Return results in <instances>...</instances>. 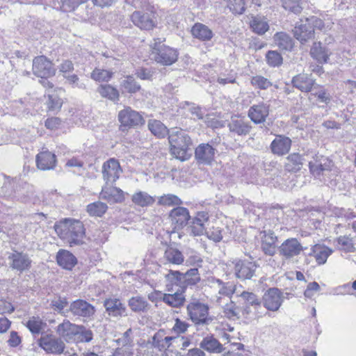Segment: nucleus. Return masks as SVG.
Segmentation results:
<instances>
[{
    "mask_svg": "<svg viewBox=\"0 0 356 356\" xmlns=\"http://www.w3.org/2000/svg\"><path fill=\"white\" fill-rule=\"evenodd\" d=\"M54 229L57 235L71 247L83 243L85 228L80 220L65 218L56 223Z\"/></svg>",
    "mask_w": 356,
    "mask_h": 356,
    "instance_id": "nucleus-1",
    "label": "nucleus"
},
{
    "mask_svg": "<svg viewBox=\"0 0 356 356\" xmlns=\"http://www.w3.org/2000/svg\"><path fill=\"white\" fill-rule=\"evenodd\" d=\"M208 305L199 302H191L187 305V314L197 332H209L216 324V318L211 316Z\"/></svg>",
    "mask_w": 356,
    "mask_h": 356,
    "instance_id": "nucleus-2",
    "label": "nucleus"
},
{
    "mask_svg": "<svg viewBox=\"0 0 356 356\" xmlns=\"http://www.w3.org/2000/svg\"><path fill=\"white\" fill-rule=\"evenodd\" d=\"M168 140L172 156L181 161H186L191 157L189 150L192 145V140L184 131L177 129H172L169 132Z\"/></svg>",
    "mask_w": 356,
    "mask_h": 356,
    "instance_id": "nucleus-3",
    "label": "nucleus"
},
{
    "mask_svg": "<svg viewBox=\"0 0 356 356\" xmlns=\"http://www.w3.org/2000/svg\"><path fill=\"white\" fill-rule=\"evenodd\" d=\"M164 40L161 38L154 39L150 44V56L156 63L163 66H169L177 60L179 53L176 49L163 44Z\"/></svg>",
    "mask_w": 356,
    "mask_h": 356,
    "instance_id": "nucleus-4",
    "label": "nucleus"
},
{
    "mask_svg": "<svg viewBox=\"0 0 356 356\" xmlns=\"http://www.w3.org/2000/svg\"><path fill=\"white\" fill-rule=\"evenodd\" d=\"M166 288L168 291L172 290L174 285L181 288H186L189 285H195L200 280V277L197 268H191L185 273L178 270H170L165 275Z\"/></svg>",
    "mask_w": 356,
    "mask_h": 356,
    "instance_id": "nucleus-5",
    "label": "nucleus"
},
{
    "mask_svg": "<svg viewBox=\"0 0 356 356\" xmlns=\"http://www.w3.org/2000/svg\"><path fill=\"white\" fill-rule=\"evenodd\" d=\"M304 160L308 161L310 172L314 177H319L326 172L332 171L334 166L332 160L314 152H308Z\"/></svg>",
    "mask_w": 356,
    "mask_h": 356,
    "instance_id": "nucleus-6",
    "label": "nucleus"
},
{
    "mask_svg": "<svg viewBox=\"0 0 356 356\" xmlns=\"http://www.w3.org/2000/svg\"><path fill=\"white\" fill-rule=\"evenodd\" d=\"M102 177L106 184H114L122 173L118 161L114 158L104 162L102 168Z\"/></svg>",
    "mask_w": 356,
    "mask_h": 356,
    "instance_id": "nucleus-7",
    "label": "nucleus"
},
{
    "mask_svg": "<svg viewBox=\"0 0 356 356\" xmlns=\"http://www.w3.org/2000/svg\"><path fill=\"white\" fill-rule=\"evenodd\" d=\"M283 301V294L277 288H270L264 293L262 298L264 307L270 312L278 311Z\"/></svg>",
    "mask_w": 356,
    "mask_h": 356,
    "instance_id": "nucleus-8",
    "label": "nucleus"
},
{
    "mask_svg": "<svg viewBox=\"0 0 356 356\" xmlns=\"http://www.w3.org/2000/svg\"><path fill=\"white\" fill-rule=\"evenodd\" d=\"M33 72L37 76L44 79L54 76L56 70L49 60L45 56H41L33 59Z\"/></svg>",
    "mask_w": 356,
    "mask_h": 356,
    "instance_id": "nucleus-9",
    "label": "nucleus"
},
{
    "mask_svg": "<svg viewBox=\"0 0 356 356\" xmlns=\"http://www.w3.org/2000/svg\"><path fill=\"white\" fill-rule=\"evenodd\" d=\"M38 343L49 353L60 354L65 348V344L61 339L49 334H42Z\"/></svg>",
    "mask_w": 356,
    "mask_h": 356,
    "instance_id": "nucleus-10",
    "label": "nucleus"
},
{
    "mask_svg": "<svg viewBox=\"0 0 356 356\" xmlns=\"http://www.w3.org/2000/svg\"><path fill=\"white\" fill-rule=\"evenodd\" d=\"M118 120L123 127H136L144 124V119L137 111L127 107L119 112Z\"/></svg>",
    "mask_w": 356,
    "mask_h": 356,
    "instance_id": "nucleus-11",
    "label": "nucleus"
},
{
    "mask_svg": "<svg viewBox=\"0 0 356 356\" xmlns=\"http://www.w3.org/2000/svg\"><path fill=\"white\" fill-rule=\"evenodd\" d=\"M293 33L294 37L300 43L304 44L314 37V31L312 25L309 22V18H306L304 20L300 19L296 24Z\"/></svg>",
    "mask_w": 356,
    "mask_h": 356,
    "instance_id": "nucleus-12",
    "label": "nucleus"
},
{
    "mask_svg": "<svg viewBox=\"0 0 356 356\" xmlns=\"http://www.w3.org/2000/svg\"><path fill=\"white\" fill-rule=\"evenodd\" d=\"M236 277L242 280L251 279L257 268L256 264L246 260H237L233 262Z\"/></svg>",
    "mask_w": 356,
    "mask_h": 356,
    "instance_id": "nucleus-13",
    "label": "nucleus"
},
{
    "mask_svg": "<svg viewBox=\"0 0 356 356\" xmlns=\"http://www.w3.org/2000/svg\"><path fill=\"white\" fill-rule=\"evenodd\" d=\"M303 247L296 238H290L284 241L279 247V253L286 259L300 254Z\"/></svg>",
    "mask_w": 356,
    "mask_h": 356,
    "instance_id": "nucleus-14",
    "label": "nucleus"
},
{
    "mask_svg": "<svg viewBox=\"0 0 356 356\" xmlns=\"http://www.w3.org/2000/svg\"><path fill=\"white\" fill-rule=\"evenodd\" d=\"M9 266L19 272L28 270L31 266V259L27 254L15 251L8 257Z\"/></svg>",
    "mask_w": 356,
    "mask_h": 356,
    "instance_id": "nucleus-15",
    "label": "nucleus"
},
{
    "mask_svg": "<svg viewBox=\"0 0 356 356\" xmlns=\"http://www.w3.org/2000/svg\"><path fill=\"white\" fill-rule=\"evenodd\" d=\"M100 198L106 200L109 204L120 203L124 200V193L111 184H105L102 186Z\"/></svg>",
    "mask_w": 356,
    "mask_h": 356,
    "instance_id": "nucleus-16",
    "label": "nucleus"
},
{
    "mask_svg": "<svg viewBox=\"0 0 356 356\" xmlns=\"http://www.w3.org/2000/svg\"><path fill=\"white\" fill-rule=\"evenodd\" d=\"M216 149L209 143L200 144L195 150V157L200 164L210 165L213 161Z\"/></svg>",
    "mask_w": 356,
    "mask_h": 356,
    "instance_id": "nucleus-17",
    "label": "nucleus"
},
{
    "mask_svg": "<svg viewBox=\"0 0 356 356\" xmlns=\"http://www.w3.org/2000/svg\"><path fill=\"white\" fill-rule=\"evenodd\" d=\"M209 220V214L205 211L197 213L189 222V229L193 236H201L206 232V225Z\"/></svg>",
    "mask_w": 356,
    "mask_h": 356,
    "instance_id": "nucleus-18",
    "label": "nucleus"
},
{
    "mask_svg": "<svg viewBox=\"0 0 356 356\" xmlns=\"http://www.w3.org/2000/svg\"><path fill=\"white\" fill-rule=\"evenodd\" d=\"M269 107L270 105L264 102L254 104L249 108L248 117L255 124L263 123L269 115Z\"/></svg>",
    "mask_w": 356,
    "mask_h": 356,
    "instance_id": "nucleus-19",
    "label": "nucleus"
},
{
    "mask_svg": "<svg viewBox=\"0 0 356 356\" xmlns=\"http://www.w3.org/2000/svg\"><path fill=\"white\" fill-rule=\"evenodd\" d=\"M70 311L74 316L90 318L95 314V309L91 304L79 299L70 304Z\"/></svg>",
    "mask_w": 356,
    "mask_h": 356,
    "instance_id": "nucleus-20",
    "label": "nucleus"
},
{
    "mask_svg": "<svg viewBox=\"0 0 356 356\" xmlns=\"http://www.w3.org/2000/svg\"><path fill=\"white\" fill-rule=\"evenodd\" d=\"M131 19L140 29L149 30L155 25L154 14L152 13L135 11L131 15Z\"/></svg>",
    "mask_w": 356,
    "mask_h": 356,
    "instance_id": "nucleus-21",
    "label": "nucleus"
},
{
    "mask_svg": "<svg viewBox=\"0 0 356 356\" xmlns=\"http://www.w3.org/2000/svg\"><path fill=\"white\" fill-rule=\"evenodd\" d=\"M104 305L110 316L119 318L127 315L126 306L118 298L106 299Z\"/></svg>",
    "mask_w": 356,
    "mask_h": 356,
    "instance_id": "nucleus-22",
    "label": "nucleus"
},
{
    "mask_svg": "<svg viewBox=\"0 0 356 356\" xmlns=\"http://www.w3.org/2000/svg\"><path fill=\"white\" fill-rule=\"evenodd\" d=\"M200 348L209 353H220L227 349L214 337L213 334H208L200 343Z\"/></svg>",
    "mask_w": 356,
    "mask_h": 356,
    "instance_id": "nucleus-23",
    "label": "nucleus"
},
{
    "mask_svg": "<svg viewBox=\"0 0 356 356\" xmlns=\"http://www.w3.org/2000/svg\"><path fill=\"white\" fill-rule=\"evenodd\" d=\"M172 223L175 225V228H181L187 225L191 219L188 210L185 207H178L173 209L170 213Z\"/></svg>",
    "mask_w": 356,
    "mask_h": 356,
    "instance_id": "nucleus-24",
    "label": "nucleus"
},
{
    "mask_svg": "<svg viewBox=\"0 0 356 356\" xmlns=\"http://www.w3.org/2000/svg\"><path fill=\"white\" fill-rule=\"evenodd\" d=\"M311 56L319 64L327 63L331 51L321 42H314L310 49Z\"/></svg>",
    "mask_w": 356,
    "mask_h": 356,
    "instance_id": "nucleus-25",
    "label": "nucleus"
},
{
    "mask_svg": "<svg viewBox=\"0 0 356 356\" xmlns=\"http://www.w3.org/2000/svg\"><path fill=\"white\" fill-rule=\"evenodd\" d=\"M291 145V140L289 138L277 136L271 143L270 148L273 154L284 155L289 152Z\"/></svg>",
    "mask_w": 356,
    "mask_h": 356,
    "instance_id": "nucleus-26",
    "label": "nucleus"
},
{
    "mask_svg": "<svg viewBox=\"0 0 356 356\" xmlns=\"http://www.w3.org/2000/svg\"><path fill=\"white\" fill-rule=\"evenodd\" d=\"M56 156L49 151L39 153L36 156L37 167L42 170H51L56 165Z\"/></svg>",
    "mask_w": 356,
    "mask_h": 356,
    "instance_id": "nucleus-27",
    "label": "nucleus"
},
{
    "mask_svg": "<svg viewBox=\"0 0 356 356\" xmlns=\"http://www.w3.org/2000/svg\"><path fill=\"white\" fill-rule=\"evenodd\" d=\"M229 131L238 136H245L248 134L252 128L250 122L243 118H232L228 124Z\"/></svg>",
    "mask_w": 356,
    "mask_h": 356,
    "instance_id": "nucleus-28",
    "label": "nucleus"
},
{
    "mask_svg": "<svg viewBox=\"0 0 356 356\" xmlns=\"http://www.w3.org/2000/svg\"><path fill=\"white\" fill-rule=\"evenodd\" d=\"M332 250L323 244H316L312 246L311 252L309 254L313 256L317 264L322 265L326 263L327 259L332 253Z\"/></svg>",
    "mask_w": 356,
    "mask_h": 356,
    "instance_id": "nucleus-29",
    "label": "nucleus"
},
{
    "mask_svg": "<svg viewBox=\"0 0 356 356\" xmlns=\"http://www.w3.org/2000/svg\"><path fill=\"white\" fill-rule=\"evenodd\" d=\"M293 86L302 92L310 91L314 84V79L308 74H300L292 79Z\"/></svg>",
    "mask_w": 356,
    "mask_h": 356,
    "instance_id": "nucleus-30",
    "label": "nucleus"
},
{
    "mask_svg": "<svg viewBox=\"0 0 356 356\" xmlns=\"http://www.w3.org/2000/svg\"><path fill=\"white\" fill-rule=\"evenodd\" d=\"M76 329L78 325L65 320L57 326L56 332L67 342H71L76 334Z\"/></svg>",
    "mask_w": 356,
    "mask_h": 356,
    "instance_id": "nucleus-31",
    "label": "nucleus"
},
{
    "mask_svg": "<svg viewBox=\"0 0 356 356\" xmlns=\"http://www.w3.org/2000/svg\"><path fill=\"white\" fill-rule=\"evenodd\" d=\"M57 263L67 270H71L76 264V258L72 253L65 250H60L56 255Z\"/></svg>",
    "mask_w": 356,
    "mask_h": 356,
    "instance_id": "nucleus-32",
    "label": "nucleus"
},
{
    "mask_svg": "<svg viewBox=\"0 0 356 356\" xmlns=\"http://www.w3.org/2000/svg\"><path fill=\"white\" fill-rule=\"evenodd\" d=\"M277 236L270 231L265 232L262 238L261 248L266 254L273 256L276 252Z\"/></svg>",
    "mask_w": 356,
    "mask_h": 356,
    "instance_id": "nucleus-33",
    "label": "nucleus"
},
{
    "mask_svg": "<svg viewBox=\"0 0 356 356\" xmlns=\"http://www.w3.org/2000/svg\"><path fill=\"white\" fill-rule=\"evenodd\" d=\"M128 305L133 312L137 313L147 312L151 307L145 298L138 296L131 298L128 301Z\"/></svg>",
    "mask_w": 356,
    "mask_h": 356,
    "instance_id": "nucleus-34",
    "label": "nucleus"
},
{
    "mask_svg": "<svg viewBox=\"0 0 356 356\" xmlns=\"http://www.w3.org/2000/svg\"><path fill=\"white\" fill-rule=\"evenodd\" d=\"M211 284L220 295L229 297L234 293L235 286L231 282H223L219 279L212 278Z\"/></svg>",
    "mask_w": 356,
    "mask_h": 356,
    "instance_id": "nucleus-35",
    "label": "nucleus"
},
{
    "mask_svg": "<svg viewBox=\"0 0 356 356\" xmlns=\"http://www.w3.org/2000/svg\"><path fill=\"white\" fill-rule=\"evenodd\" d=\"M131 201L138 207H147L152 206L154 203L155 199L147 192L139 191L133 194Z\"/></svg>",
    "mask_w": 356,
    "mask_h": 356,
    "instance_id": "nucleus-36",
    "label": "nucleus"
},
{
    "mask_svg": "<svg viewBox=\"0 0 356 356\" xmlns=\"http://www.w3.org/2000/svg\"><path fill=\"white\" fill-rule=\"evenodd\" d=\"M163 258L166 262L174 265L182 264L184 261V257L182 252L177 248L173 247H168L166 248Z\"/></svg>",
    "mask_w": 356,
    "mask_h": 356,
    "instance_id": "nucleus-37",
    "label": "nucleus"
},
{
    "mask_svg": "<svg viewBox=\"0 0 356 356\" xmlns=\"http://www.w3.org/2000/svg\"><path fill=\"white\" fill-rule=\"evenodd\" d=\"M250 27L253 32L263 35L269 29L268 22L265 17L257 15L252 18Z\"/></svg>",
    "mask_w": 356,
    "mask_h": 356,
    "instance_id": "nucleus-38",
    "label": "nucleus"
},
{
    "mask_svg": "<svg viewBox=\"0 0 356 356\" xmlns=\"http://www.w3.org/2000/svg\"><path fill=\"white\" fill-rule=\"evenodd\" d=\"M163 301L172 307H180L185 302V296L182 291H175L174 293H164Z\"/></svg>",
    "mask_w": 356,
    "mask_h": 356,
    "instance_id": "nucleus-39",
    "label": "nucleus"
},
{
    "mask_svg": "<svg viewBox=\"0 0 356 356\" xmlns=\"http://www.w3.org/2000/svg\"><path fill=\"white\" fill-rule=\"evenodd\" d=\"M275 44L281 50L291 51L293 47V40L285 33H277L273 37Z\"/></svg>",
    "mask_w": 356,
    "mask_h": 356,
    "instance_id": "nucleus-40",
    "label": "nucleus"
},
{
    "mask_svg": "<svg viewBox=\"0 0 356 356\" xmlns=\"http://www.w3.org/2000/svg\"><path fill=\"white\" fill-rule=\"evenodd\" d=\"M97 91L103 98H106L112 102L119 100V92L111 85L102 84L97 88Z\"/></svg>",
    "mask_w": 356,
    "mask_h": 356,
    "instance_id": "nucleus-41",
    "label": "nucleus"
},
{
    "mask_svg": "<svg viewBox=\"0 0 356 356\" xmlns=\"http://www.w3.org/2000/svg\"><path fill=\"white\" fill-rule=\"evenodd\" d=\"M305 156L302 158L299 154L293 153L286 158L285 168L289 172H297L302 167V162Z\"/></svg>",
    "mask_w": 356,
    "mask_h": 356,
    "instance_id": "nucleus-42",
    "label": "nucleus"
},
{
    "mask_svg": "<svg viewBox=\"0 0 356 356\" xmlns=\"http://www.w3.org/2000/svg\"><path fill=\"white\" fill-rule=\"evenodd\" d=\"M192 35L201 40H209L213 37L212 31L205 25L195 24L191 29Z\"/></svg>",
    "mask_w": 356,
    "mask_h": 356,
    "instance_id": "nucleus-43",
    "label": "nucleus"
},
{
    "mask_svg": "<svg viewBox=\"0 0 356 356\" xmlns=\"http://www.w3.org/2000/svg\"><path fill=\"white\" fill-rule=\"evenodd\" d=\"M148 128L155 136L164 138L168 134L167 127L159 120H150L148 122Z\"/></svg>",
    "mask_w": 356,
    "mask_h": 356,
    "instance_id": "nucleus-44",
    "label": "nucleus"
},
{
    "mask_svg": "<svg viewBox=\"0 0 356 356\" xmlns=\"http://www.w3.org/2000/svg\"><path fill=\"white\" fill-rule=\"evenodd\" d=\"M107 209V204L100 201L94 202L86 207V211L90 216L102 217Z\"/></svg>",
    "mask_w": 356,
    "mask_h": 356,
    "instance_id": "nucleus-45",
    "label": "nucleus"
},
{
    "mask_svg": "<svg viewBox=\"0 0 356 356\" xmlns=\"http://www.w3.org/2000/svg\"><path fill=\"white\" fill-rule=\"evenodd\" d=\"M76 334H74L72 341L75 343H88L93 339L92 332L84 327L83 326H79L76 329Z\"/></svg>",
    "mask_w": 356,
    "mask_h": 356,
    "instance_id": "nucleus-46",
    "label": "nucleus"
},
{
    "mask_svg": "<svg viewBox=\"0 0 356 356\" xmlns=\"http://www.w3.org/2000/svg\"><path fill=\"white\" fill-rule=\"evenodd\" d=\"M26 326L33 334H39L46 327V323L39 317L33 316L26 321Z\"/></svg>",
    "mask_w": 356,
    "mask_h": 356,
    "instance_id": "nucleus-47",
    "label": "nucleus"
},
{
    "mask_svg": "<svg viewBox=\"0 0 356 356\" xmlns=\"http://www.w3.org/2000/svg\"><path fill=\"white\" fill-rule=\"evenodd\" d=\"M122 91L129 93H135L140 89V86L135 81L134 78L128 76L123 79L120 83Z\"/></svg>",
    "mask_w": 356,
    "mask_h": 356,
    "instance_id": "nucleus-48",
    "label": "nucleus"
},
{
    "mask_svg": "<svg viewBox=\"0 0 356 356\" xmlns=\"http://www.w3.org/2000/svg\"><path fill=\"white\" fill-rule=\"evenodd\" d=\"M87 0H56L57 8L64 12H71L74 10L80 4L86 2Z\"/></svg>",
    "mask_w": 356,
    "mask_h": 356,
    "instance_id": "nucleus-49",
    "label": "nucleus"
},
{
    "mask_svg": "<svg viewBox=\"0 0 356 356\" xmlns=\"http://www.w3.org/2000/svg\"><path fill=\"white\" fill-rule=\"evenodd\" d=\"M191 325L185 321H183L179 318H175V323L171 329L172 333L175 334V336H184Z\"/></svg>",
    "mask_w": 356,
    "mask_h": 356,
    "instance_id": "nucleus-50",
    "label": "nucleus"
},
{
    "mask_svg": "<svg viewBox=\"0 0 356 356\" xmlns=\"http://www.w3.org/2000/svg\"><path fill=\"white\" fill-rule=\"evenodd\" d=\"M337 246L340 250L351 252L355 250L353 239L348 236H341L337 238Z\"/></svg>",
    "mask_w": 356,
    "mask_h": 356,
    "instance_id": "nucleus-51",
    "label": "nucleus"
},
{
    "mask_svg": "<svg viewBox=\"0 0 356 356\" xmlns=\"http://www.w3.org/2000/svg\"><path fill=\"white\" fill-rule=\"evenodd\" d=\"M113 73L104 69L95 68L91 73V78L97 81H108Z\"/></svg>",
    "mask_w": 356,
    "mask_h": 356,
    "instance_id": "nucleus-52",
    "label": "nucleus"
},
{
    "mask_svg": "<svg viewBox=\"0 0 356 356\" xmlns=\"http://www.w3.org/2000/svg\"><path fill=\"white\" fill-rule=\"evenodd\" d=\"M183 108L187 110L191 114V118L193 119L201 120L203 119L204 113L200 106H196L193 103L186 102Z\"/></svg>",
    "mask_w": 356,
    "mask_h": 356,
    "instance_id": "nucleus-53",
    "label": "nucleus"
},
{
    "mask_svg": "<svg viewBox=\"0 0 356 356\" xmlns=\"http://www.w3.org/2000/svg\"><path fill=\"white\" fill-rule=\"evenodd\" d=\"M227 7L235 14H242L245 11V0H226Z\"/></svg>",
    "mask_w": 356,
    "mask_h": 356,
    "instance_id": "nucleus-54",
    "label": "nucleus"
},
{
    "mask_svg": "<svg viewBox=\"0 0 356 356\" xmlns=\"http://www.w3.org/2000/svg\"><path fill=\"white\" fill-rule=\"evenodd\" d=\"M240 296L247 304L253 306L254 308L261 307V301L256 294L252 292L243 291Z\"/></svg>",
    "mask_w": 356,
    "mask_h": 356,
    "instance_id": "nucleus-55",
    "label": "nucleus"
},
{
    "mask_svg": "<svg viewBox=\"0 0 356 356\" xmlns=\"http://www.w3.org/2000/svg\"><path fill=\"white\" fill-rule=\"evenodd\" d=\"M282 6L285 10H288L295 14L300 13L302 7L300 0H281Z\"/></svg>",
    "mask_w": 356,
    "mask_h": 356,
    "instance_id": "nucleus-56",
    "label": "nucleus"
},
{
    "mask_svg": "<svg viewBox=\"0 0 356 356\" xmlns=\"http://www.w3.org/2000/svg\"><path fill=\"white\" fill-rule=\"evenodd\" d=\"M159 203L166 206L179 205L181 204V200L175 195L167 194L159 197Z\"/></svg>",
    "mask_w": 356,
    "mask_h": 356,
    "instance_id": "nucleus-57",
    "label": "nucleus"
},
{
    "mask_svg": "<svg viewBox=\"0 0 356 356\" xmlns=\"http://www.w3.org/2000/svg\"><path fill=\"white\" fill-rule=\"evenodd\" d=\"M251 84L261 90H266L272 86L271 82L262 76H253L251 79Z\"/></svg>",
    "mask_w": 356,
    "mask_h": 356,
    "instance_id": "nucleus-58",
    "label": "nucleus"
},
{
    "mask_svg": "<svg viewBox=\"0 0 356 356\" xmlns=\"http://www.w3.org/2000/svg\"><path fill=\"white\" fill-rule=\"evenodd\" d=\"M225 315L229 319H238L240 309L236 306L234 302H231L229 304H226L224 307Z\"/></svg>",
    "mask_w": 356,
    "mask_h": 356,
    "instance_id": "nucleus-59",
    "label": "nucleus"
},
{
    "mask_svg": "<svg viewBox=\"0 0 356 356\" xmlns=\"http://www.w3.org/2000/svg\"><path fill=\"white\" fill-rule=\"evenodd\" d=\"M267 63L273 67L279 66L282 63V56L276 51H269L266 54Z\"/></svg>",
    "mask_w": 356,
    "mask_h": 356,
    "instance_id": "nucleus-60",
    "label": "nucleus"
},
{
    "mask_svg": "<svg viewBox=\"0 0 356 356\" xmlns=\"http://www.w3.org/2000/svg\"><path fill=\"white\" fill-rule=\"evenodd\" d=\"M49 101L47 102V106L50 111L59 110L63 104V101L55 94H48Z\"/></svg>",
    "mask_w": 356,
    "mask_h": 356,
    "instance_id": "nucleus-61",
    "label": "nucleus"
},
{
    "mask_svg": "<svg viewBox=\"0 0 356 356\" xmlns=\"http://www.w3.org/2000/svg\"><path fill=\"white\" fill-rule=\"evenodd\" d=\"M176 336H167L163 339V342L159 347V350H165V356H168L169 352H171L172 347H175Z\"/></svg>",
    "mask_w": 356,
    "mask_h": 356,
    "instance_id": "nucleus-62",
    "label": "nucleus"
},
{
    "mask_svg": "<svg viewBox=\"0 0 356 356\" xmlns=\"http://www.w3.org/2000/svg\"><path fill=\"white\" fill-rule=\"evenodd\" d=\"M191 336H176L175 346L181 350H186L191 344Z\"/></svg>",
    "mask_w": 356,
    "mask_h": 356,
    "instance_id": "nucleus-63",
    "label": "nucleus"
},
{
    "mask_svg": "<svg viewBox=\"0 0 356 356\" xmlns=\"http://www.w3.org/2000/svg\"><path fill=\"white\" fill-rule=\"evenodd\" d=\"M68 302L65 298H57L51 301V305L55 311L59 313H65L64 309L67 306Z\"/></svg>",
    "mask_w": 356,
    "mask_h": 356,
    "instance_id": "nucleus-64",
    "label": "nucleus"
}]
</instances>
